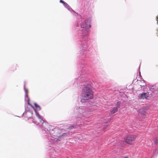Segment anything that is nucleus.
<instances>
[{"label":"nucleus","instance_id":"obj_5","mask_svg":"<svg viewBox=\"0 0 158 158\" xmlns=\"http://www.w3.org/2000/svg\"><path fill=\"white\" fill-rule=\"evenodd\" d=\"M39 121L40 122H35V123L36 124H38V125H42V127L44 128H45V127L44 126V124H46V123L44 122V121L42 119V118H41V117H40V118H38Z\"/></svg>","mask_w":158,"mask_h":158},{"label":"nucleus","instance_id":"obj_14","mask_svg":"<svg viewBox=\"0 0 158 158\" xmlns=\"http://www.w3.org/2000/svg\"><path fill=\"white\" fill-rule=\"evenodd\" d=\"M28 104L30 106L32 107L33 108V106L30 104L29 103V102H28Z\"/></svg>","mask_w":158,"mask_h":158},{"label":"nucleus","instance_id":"obj_10","mask_svg":"<svg viewBox=\"0 0 158 158\" xmlns=\"http://www.w3.org/2000/svg\"><path fill=\"white\" fill-rule=\"evenodd\" d=\"M120 104H121V102H117L116 103V105H117L116 107H118V108L120 106Z\"/></svg>","mask_w":158,"mask_h":158},{"label":"nucleus","instance_id":"obj_11","mask_svg":"<svg viewBox=\"0 0 158 158\" xmlns=\"http://www.w3.org/2000/svg\"><path fill=\"white\" fill-rule=\"evenodd\" d=\"M35 112L36 115V116L38 117V118L40 117H41V116L39 114V113L38 112H37L36 111H35Z\"/></svg>","mask_w":158,"mask_h":158},{"label":"nucleus","instance_id":"obj_8","mask_svg":"<svg viewBox=\"0 0 158 158\" xmlns=\"http://www.w3.org/2000/svg\"><path fill=\"white\" fill-rule=\"evenodd\" d=\"M118 107H114L112 108L110 110V113L112 114L116 112L118 110Z\"/></svg>","mask_w":158,"mask_h":158},{"label":"nucleus","instance_id":"obj_4","mask_svg":"<svg viewBox=\"0 0 158 158\" xmlns=\"http://www.w3.org/2000/svg\"><path fill=\"white\" fill-rule=\"evenodd\" d=\"M138 97L140 99H146L148 97V94L146 93L140 94H139Z\"/></svg>","mask_w":158,"mask_h":158},{"label":"nucleus","instance_id":"obj_2","mask_svg":"<svg viewBox=\"0 0 158 158\" xmlns=\"http://www.w3.org/2000/svg\"><path fill=\"white\" fill-rule=\"evenodd\" d=\"M137 138L135 135H130L126 136L124 139V141L126 143L132 145L134 144V141Z\"/></svg>","mask_w":158,"mask_h":158},{"label":"nucleus","instance_id":"obj_15","mask_svg":"<svg viewBox=\"0 0 158 158\" xmlns=\"http://www.w3.org/2000/svg\"><path fill=\"white\" fill-rule=\"evenodd\" d=\"M156 33L157 34V36H158V30H157V32H156Z\"/></svg>","mask_w":158,"mask_h":158},{"label":"nucleus","instance_id":"obj_13","mask_svg":"<svg viewBox=\"0 0 158 158\" xmlns=\"http://www.w3.org/2000/svg\"><path fill=\"white\" fill-rule=\"evenodd\" d=\"M60 2L62 3L64 5H67V4L65 2H64V1H62V0H60Z\"/></svg>","mask_w":158,"mask_h":158},{"label":"nucleus","instance_id":"obj_3","mask_svg":"<svg viewBox=\"0 0 158 158\" xmlns=\"http://www.w3.org/2000/svg\"><path fill=\"white\" fill-rule=\"evenodd\" d=\"M138 114L141 117L144 116L146 114V111L144 108H141L138 111Z\"/></svg>","mask_w":158,"mask_h":158},{"label":"nucleus","instance_id":"obj_6","mask_svg":"<svg viewBox=\"0 0 158 158\" xmlns=\"http://www.w3.org/2000/svg\"><path fill=\"white\" fill-rule=\"evenodd\" d=\"M87 21L85 20L83 22L81 25V27L83 29L82 30H85L86 29L87 25Z\"/></svg>","mask_w":158,"mask_h":158},{"label":"nucleus","instance_id":"obj_9","mask_svg":"<svg viewBox=\"0 0 158 158\" xmlns=\"http://www.w3.org/2000/svg\"><path fill=\"white\" fill-rule=\"evenodd\" d=\"M34 105L37 110H41V108L40 106H38L36 103H35Z\"/></svg>","mask_w":158,"mask_h":158},{"label":"nucleus","instance_id":"obj_17","mask_svg":"<svg viewBox=\"0 0 158 158\" xmlns=\"http://www.w3.org/2000/svg\"><path fill=\"white\" fill-rule=\"evenodd\" d=\"M123 158H128V157L127 156H126V157H124Z\"/></svg>","mask_w":158,"mask_h":158},{"label":"nucleus","instance_id":"obj_18","mask_svg":"<svg viewBox=\"0 0 158 158\" xmlns=\"http://www.w3.org/2000/svg\"><path fill=\"white\" fill-rule=\"evenodd\" d=\"M91 27V25H89V28H90V27Z\"/></svg>","mask_w":158,"mask_h":158},{"label":"nucleus","instance_id":"obj_16","mask_svg":"<svg viewBox=\"0 0 158 158\" xmlns=\"http://www.w3.org/2000/svg\"><path fill=\"white\" fill-rule=\"evenodd\" d=\"M157 23H158V16L157 17Z\"/></svg>","mask_w":158,"mask_h":158},{"label":"nucleus","instance_id":"obj_12","mask_svg":"<svg viewBox=\"0 0 158 158\" xmlns=\"http://www.w3.org/2000/svg\"><path fill=\"white\" fill-rule=\"evenodd\" d=\"M69 129L70 130L72 129L73 128H76V126L75 125H72L69 127Z\"/></svg>","mask_w":158,"mask_h":158},{"label":"nucleus","instance_id":"obj_1","mask_svg":"<svg viewBox=\"0 0 158 158\" xmlns=\"http://www.w3.org/2000/svg\"><path fill=\"white\" fill-rule=\"evenodd\" d=\"M82 94V99L84 100L92 99L94 97V92L92 89L88 86L84 88Z\"/></svg>","mask_w":158,"mask_h":158},{"label":"nucleus","instance_id":"obj_7","mask_svg":"<svg viewBox=\"0 0 158 158\" xmlns=\"http://www.w3.org/2000/svg\"><path fill=\"white\" fill-rule=\"evenodd\" d=\"M26 116L28 118H31L32 117L33 112L32 111L28 110L26 112Z\"/></svg>","mask_w":158,"mask_h":158}]
</instances>
